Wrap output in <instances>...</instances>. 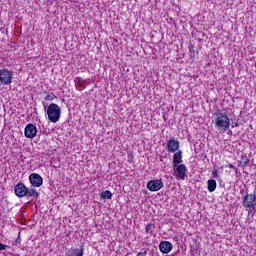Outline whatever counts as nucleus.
I'll use <instances>...</instances> for the list:
<instances>
[{"label": "nucleus", "instance_id": "obj_14", "mask_svg": "<svg viewBox=\"0 0 256 256\" xmlns=\"http://www.w3.org/2000/svg\"><path fill=\"white\" fill-rule=\"evenodd\" d=\"M26 196L27 197H39V192H37V190H35V189H28L27 188Z\"/></svg>", "mask_w": 256, "mask_h": 256}, {"label": "nucleus", "instance_id": "obj_17", "mask_svg": "<svg viewBox=\"0 0 256 256\" xmlns=\"http://www.w3.org/2000/svg\"><path fill=\"white\" fill-rule=\"evenodd\" d=\"M152 227H153V224H147V225H146V228H145V232H146V233H150Z\"/></svg>", "mask_w": 256, "mask_h": 256}, {"label": "nucleus", "instance_id": "obj_10", "mask_svg": "<svg viewBox=\"0 0 256 256\" xmlns=\"http://www.w3.org/2000/svg\"><path fill=\"white\" fill-rule=\"evenodd\" d=\"M173 249V244H171V242L169 241H162L159 244V250L161 251V253L167 254V253H171Z\"/></svg>", "mask_w": 256, "mask_h": 256}, {"label": "nucleus", "instance_id": "obj_16", "mask_svg": "<svg viewBox=\"0 0 256 256\" xmlns=\"http://www.w3.org/2000/svg\"><path fill=\"white\" fill-rule=\"evenodd\" d=\"M212 177H214V179H219V171L217 169L213 170Z\"/></svg>", "mask_w": 256, "mask_h": 256}, {"label": "nucleus", "instance_id": "obj_19", "mask_svg": "<svg viewBox=\"0 0 256 256\" xmlns=\"http://www.w3.org/2000/svg\"><path fill=\"white\" fill-rule=\"evenodd\" d=\"M21 243V237L18 236V238L15 240L14 245H19Z\"/></svg>", "mask_w": 256, "mask_h": 256}, {"label": "nucleus", "instance_id": "obj_13", "mask_svg": "<svg viewBox=\"0 0 256 256\" xmlns=\"http://www.w3.org/2000/svg\"><path fill=\"white\" fill-rule=\"evenodd\" d=\"M83 247L81 248H71V256H83Z\"/></svg>", "mask_w": 256, "mask_h": 256}, {"label": "nucleus", "instance_id": "obj_12", "mask_svg": "<svg viewBox=\"0 0 256 256\" xmlns=\"http://www.w3.org/2000/svg\"><path fill=\"white\" fill-rule=\"evenodd\" d=\"M207 185H208V191L210 193H213V191L217 189V181H215L214 179L208 180Z\"/></svg>", "mask_w": 256, "mask_h": 256}, {"label": "nucleus", "instance_id": "obj_18", "mask_svg": "<svg viewBox=\"0 0 256 256\" xmlns=\"http://www.w3.org/2000/svg\"><path fill=\"white\" fill-rule=\"evenodd\" d=\"M7 245L0 243V251H5V249H7Z\"/></svg>", "mask_w": 256, "mask_h": 256}, {"label": "nucleus", "instance_id": "obj_2", "mask_svg": "<svg viewBox=\"0 0 256 256\" xmlns=\"http://www.w3.org/2000/svg\"><path fill=\"white\" fill-rule=\"evenodd\" d=\"M47 115L49 121H51L52 123H57V121L61 119V108L59 107V105L52 103L48 106Z\"/></svg>", "mask_w": 256, "mask_h": 256}, {"label": "nucleus", "instance_id": "obj_4", "mask_svg": "<svg viewBox=\"0 0 256 256\" xmlns=\"http://www.w3.org/2000/svg\"><path fill=\"white\" fill-rule=\"evenodd\" d=\"M174 171V176L176 179L185 180V177H187V166H185V164L177 165Z\"/></svg>", "mask_w": 256, "mask_h": 256}, {"label": "nucleus", "instance_id": "obj_11", "mask_svg": "<svg viewBox=\"0 0 256 256\" xmlns=\"http://www.w3.org/2000/svg\"><path fill=\"white\" fill-rule=\"evenodd\" d=\"M181 163H183V152L179 150L175 152L173 156V169H175V167Z\"/></svg>", "mask_w": 256, "mask_h": 256}, {"label": "nucleus", "instance_id": "obj_7", "mask_svg": "<svg viewBox=\"0 0 256 256\" xmlns=\"http://www.w3.org/2000/svg\"><path fill=\"white\" fill-rule=\"evenodd\" d=\"M29 181L33 187H41L43 185V178L37 173H32L29 176Z\"/></svg>", "mask_w": 256, "mask_h": 256}, {"label": "nucleus", "instance_id": "obj_21", "mask_svg": "<svg viewBox=\"0 0 256 256\" xmlns=\"http://www.w3.org/2000/svg\"><path fill=\"white\" fill-rule=\"evenodd\" d=\"M136 256H143V253L140 252Z\"/></svg>", "mask_w": 256, "mask_h": 256}, {"label": "nucleus", "instance_id": "obj_20", "mask_svg": "<svg viewBox=\"0 0 256 256\" xmlns=\"http://www.w3.org/2000/svg\"><path fill=\"white\" fill-rule=\"evenodd\" d=\"M229 169H235L236 170V173H237V168L233 165V164H229Z\"/></svg>", "mask_w": 256, "mask_h": 256}, {"label": "nucleus", "instance_id": "obj_8", "mask_svg": "<svg viewBox=\"0 0 256 256\" xmlns=\"http://www.w3.org/2000/svg\"><path fill=\"white\" fill-rule=\"evenodd\" d=\"M14 193L17 197H27V186L23 183H18L14 188Z\"/></svg>", "mask_w": 256, "mask_h": 256}, {"label": "nucleus", "instance_id": "obj_6", "mask_svg": "<svg viewBox=\"0 0 256 256\" xmlns=\"http://www.w3.org/2000/svg\"><path fill=\"white\" fill-rule=\"evenodd\" d=\"M24 135L27 139H33L37 135V126L34 124H28L25 127Z\"/></svg>", "mask_w": 256, "mask_h": 256}, {"label": "nucleus", "instance_id": "obj_5", "mask_svg": "<svg viewBox=\"0 0 256 256\" xmlns=\"http://www.w3.org/2000/svg\"><path fill=\"white\" fill-rule=\"evenodd\" d=\"M163 180L159 179V180H150L148 183H147V189L149 191H161V189H163Z\"/></svg>", "mask_w": 256, "mask_h": 256}, {"label": "nucleus", "instance_id": "obj_3", "mask_svg": "<svg viewBox=\"0 0 256 256\" xmlns=\"http://www.w3.org/2000/svg\"><path fill=\"white\" fill-rule=\"evenodd\" d=\"M13 81V72L7 69L0 70V83L1 85H11Z\"/></svg>", "mask_w": 256, "mask_h": 256}, {"label": "nucleus", "instance_id": "obj_15", "mask_svg": "<svg viewBox=\"0 0 256 256\" xmlns=\"http://www.w3.org/2000/svg\"><path fill=\"white\" fill-rule=\"evenodd\" d=\"M101 199H111L113 197V193L109 190H105L100 195Z\"/></svg>", "mask_w": 256, "mask_h": 256}, {"label": "nucleus", "instance_id": "obj_1", "mask_svg": "<svg viewBox=\"0 0 256 256\" xmlns=\"http://www.w3.org/2000/svg\"><path fill=\"white\" fill-rule=\"evenodd\" d=\"M214 125L218 131L225 133L229 129V125H231V120L227 113L218 111L214 114Z\"/></svg>", "mask_w": 256, "mask_h": 256}, {"label": "nucleus", "instance_id": "obj_9", "mask_svg": "<svg viewBox=\"0 0 256 256\" xmlns=\"http://www.w3.org/2000/svg\"><path fill=\"white\" fill-rule=\"evenodd\" d=\"M168 153H176V151H179V142L178 140L172 138L168 141L167 147H166Z\"/></svg>", "mask_w": 256, "mask_h": 256}]
</instances>
